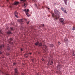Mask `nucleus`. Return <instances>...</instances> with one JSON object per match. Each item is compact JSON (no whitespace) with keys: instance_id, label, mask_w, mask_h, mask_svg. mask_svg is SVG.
<instances>
[{"instance_id":"nucleus-1","label":"nucleus","mask_w":75,"mask_h":75,"mask_svg":"<svg viewBox=\"0 0 75 75\" xmlns=\"http://www.w3.org/2000/svg\"><path fill=\"white\" fill-rule=\"evenodd\" d=\"M54 12L56 14V16L57 17H59L60 15H59V12L57 9H55L54 10Z\"/></svg>"},{"instance_id":"nucleus-2","label":"nucleus","mask_w":75,"mask_h":75,"mask_svg":"<svg viewBox=\"0 0 75 75\" xmlns=\"http://www.w3.org/2000/svg\"><path fill=\"white\" fill-rule=\"evenodd\" d=\"M21 1H23L24 3L23 6H25V8L28 5V3L26 2H25L26 1V0H21Z\"/></svg>"},{"instance_id":"nucleus-3","label":"nucleus","mask_w":75,"mask_h":75,"mask_svg":"<svg viewBox=\"0 0 75 75\" xmlns=\"http://www.w3.org/2000/svg\"><path fill=\"white\" fill-rule=\"evenodd\" d=\"M23 11H24L25 12L26 14L27 15V16H28V17H29L30 16V14H28V12H29V11H30V10H29V9H27V10H26V9H25L24 10H23Z\"/></svg>"},{"instance_id":"nucleus-4","label":"nucleus","mask_w":75,"mask_h":75,"mask_svg":"<svg viewBox=\"0 0 75 75\" xmlns=\"http://www.w3.org/2000/svg\"><path fill=\"white\" fill-rule=\"evenodd\" d=\"M51 14H52V17L53 18H55L56 20H57L58 18H59V17H56V15L55 16V13H51Z\"/></svg>"},{"instance_id":"nucleus-5","label":"nucleus","mask_w":75,"mask_h":75,"mask_svg":"<svg viewBox=\"0 0 75 75\" xmlns=\"http://www.w3.org/2000/svg\"><path fill=\"white\" fill-rule=\"evenodd\" d=\"M8 42L9 44H13V40L11 38L9 39L8 40Z\"/></svg>"},{"instance_id":"nucleus-6","label":"nucleus","mask_w":75,"mask_h":75,"mask_svg":"<svg viewBox=\"0 0 75 75\" xmlns=\"http://www.w3.org/2000/svg\"><path fill=\"white\" fill-rule=\"evenodd\" d=\"M24 21V19H21L19 20V23L20 24H21V25H23L24 24V22H23Z\"/></svg>"},{"instance_id":"nucleus-7","label":"nucleus","mask_w":75,"mask_h":75,"mask_svg":"<svg viewBox=\"0 0 75 75\" xmlns=\"http://www.w3.org/2000/svg\"><path fill=\"white\" fill-rule=\"evenodd\" d=\"M43 48L45 49V51L46 52V51H47L48 50V49L47 48V47H46V45H43Z\"/></svg>"},{"instance_id":"nucleus-8","label":"nucleus","mask_w":75,"mask_h":75,"mask_svg":"<svg viewBox=\"0 0 75 75\" xmlns=\"http://www.w3.org/2000/svg\"><path fill=\"white\" fill-rule=\"evenodd\" d=\"M53 61L52 59H51L48 62V63L50 64V65H52L53 64Z\"/></svg>"},{"instance_id":"nucleus-9","label":"nucleus","mask_w":75,"mask_h":75,"mask_svg":"<svg viewBox=\"0 0 75 75\" xmlns=\"http://www.w3.org/2000/svg\"><path fill=\"white\" fill-rule=\"evenodd\" d=\"M61 8L62 10L63 11V12H64V13H67V11L66 10H65V9H64V8H63V7H61Z\"/></svg>"},{"instance_id":"nucleus-10","label":"nucleus","mask_w":75,"mask_h":75,"mask_svg":"<svg viewBox=\"0 0 75 75\" xmlns=\"http://www.w3.org/2000/svg\"><path fill=\"white\" fill-rule=\"evenodd\" d=\"M18 4H19V2L15 1L14 3L12 4V5H13H13H16V6H17Z\"/></svg>"},{"instance_id":"nucleus-11","label":"nucleus","mask_w":75,"mask_h":75,"mask_svg":"<svg viewBox=\"0 0 75 75\" xmlns=\"http://www.w3.org/2000/svg\"><path fill=\"white\" fill-rule=\"evenodd\" d=\"M11 49V47H10V46L9 45H8L7 46V50L8 51H10V50Z\"/></svg>"},{"instance_id":"nucleus-12","label":"nucleus","mask_w":75,"mask_h":75,"mask_svg":"<svg viewBox=\"0 0 75 75\" xmlns=\"http://www.w3.org/2000/svg\"><path fill=\"white\" fill-rule=\"evenodd\" d=\"M15 74L14 75H18V73H17V68H15Z\"/></svg>"},{"instance_id":"nucleus-13","label":"nucleus","mask_w":75,"mask_h":75,"mask_svg":"<svg viewBox=\"0 0 75 75\" xmlns=\"http://www.w3.org/2000/svg\"><path fill=\"white\" fill-rule=\"evenodd\" d=\"M59 21L61 22V23H63L64 22V20L63 18H61L59 19Z\"/></svg>"},{"instance_id":"nucleus-14","label":"nucleus","mask_w":75,"mask_h":75,"mask_svg":"<svg viewBox=\"0 0 75 75\" xmlns=\"http://www.w3.org/2000/svg\"><path fill=\"white\" fill-rule=\"evenodd\" d=\"M63 1L64 2L66 6H67V2H68V0H63Z\"/></svg>"},{"instance_id":"nucleus-15","label":"nucleus","mask_w":75,"mask_h":75,"mask_svg":"<svg viewBox=\"0 0 75 75\" xmlns=\"http://www.w3.org/2000/svg\"><path fill=\"white\" fill-rule=\"evenodd\" d=\"M24 56L25 58H28V54H24Z\"/></svg>"},{"instance_id":"nucleus-16","label":"nucleus","mask_w":75,"mask_h":75,"mask_svg":"<svg viewBox=\"0 0 75 75\" xmlns=\"http://www.w3.org/2000/svg\"><path fill=\"white\" fill-rule=\"evenodd\" d=\"M18 15V13H17V12H15V16L16 17H17V18H18V16H17V15Z\"/></svg>"},{"instance_id":"nucleus-17","label":"nucleus","mask_w":75,"mask_h":75,"mask_svg":"<svg viewBox=\"0 0 75 75\" xmlns=\"http://www.w3.org/2000/svg\"><path fill=\"white\" fill-rule=\"evenodd\" d=\"M4 45H0V48L1 50H2L3 48H4Z\"/></svg>"},{"instance_id":"nucleus-18","label":"nucleus","mask_w":75,"mask_h":75,"mask_svg":"<svg viewBox=\"0 0 75 75\" xmlns=\"http://www.w3.org/2000/svg\"><path fill=\"white\" fill-rule=\"evenodd\" d=\"M60 68H61V66L59 65H58V66H57V69H60Z\"/></svg>"},{"instance_id":"nucleus-19","label":"nucleus","mask_w":75,"mask_h":75,"mask_svg":"<svg viewBox=\"0 0 75 75\" xmlns=\"http://www.w3.org/2000/svg\"><path fill=\"white\" fill-rule=\"evenodd\" d=\"M7 34H11V32L10 31H8L7 32Z\"/></svg>"},{"instance_id":"nucleus-20","label":"nucleus","mask_w":75,"mask_h":75,"mask_svg":"<svg viewBox=\"0 0 75 75\" xmlns=\"http://www.w3.org/2000/svg\"><path fill=\"white\" fill-rule=\"evenodd\" d=\"M50 47H52V48L54 47V45L53 44H51L50 45Z\"/></svg>"},{"instance_id":"nucleus-21","label":"nucleus","mask_w":75,"mask_h":75,"mask_svg":"<svg viewBox=\"0 0 75 75\" xmlns=\"http://www.w3.org/2000/svg\"><path fill=\"white\" fill-rule=\"evenodd\" d=\"M39 43V42H37L36 43H35V44L36 45H37H37H38Z\"/></svg>"},{"instance_id":"nucleus-22","label":"nucleus","mask_w":75,"mask_h":75,"mask_svg":"<svg viewBox=\"0 0 75 75\" xmlns=\"http://www.w3.org/2000/svg\"><path fill=\"white\" fill-rule=\"evenodd\" d=\"M38 45H39V46H42V43H39Z\"/></svg>"},{"instance_id":"nucleus-23","label":"nucleus","mask_w":75,"mask_h":75,"mask_svg":"<svg viewBox=\"0 0 75 75\" xmlns=\"http://www.w3.org/2000/svg\"><path fill=\"white\" fill-rule=\"evenodd\" d=\"M75 30V27H73L72 28V30L74 31Z\"/></svg>"},{"instance_id":"nucleus-24","label":"nucleus","mask_w":75,"mask_h":75,"mask_svg":"<svg viewBox=\"0 0 75 75\" xmlns=\"http://www.w3.org/2000/svg\"><path fill=\"white\" fill-rule=\"evenodd\" d=\"M10 29H11V31H13V28H10Z\"/></svg>"},{"instance_id":"nucleus-25","label":"nucleus","mask_w":75,"mask_h":75,"mask_svg":"<svg viewBox=\"0 0 75 75\" xmlns=\"http://www.w3.org/2000/svg\"><path fill=\"white\" fill-rule=\"evenodd\" d=\"M73 56H75V54H74V52H73Z\"/></svg>"},{"instance_id":"nucleus-26","label":"nucleus","mask_w":75,"mask_h":75,"mask_svg":"<svg viewBox=\"0 0 75 75\" xmlns=\"http://www.w3.org/2000/svg\"><path fill=\"white\" fill-rule=\"evenodd\" d=\"M41 25L42 26V27H44V24H41Z\"/></svg>"},{"instance_id":"nucleus-27","label":"nucleus","mask_w":75,"mask_h":75,"mask_svg":"<svg viewBox=\"0 0 75 75\" xmlns=\"http://www.w3.org/2000/svg\"><path fill=\"white\" fill-rule=\"evenodd\" d=\"M0 33L1 34L2 33V32H1V30H0Z\"/></svg>"},{"instance_id":"nucleus-28","label":"nucleus","mask_w":75,"mask_h":75,"mask_svg":"<svg viewBox=\"0 0 75 75\" xmlns=\"http://www.w3.org/2000/svg\"><path fill=\"white\" fill-rule=\"evenodd\" d=\"M32 62H34V60L33 59H32Z\"/></svg>"},{"instance_id":"nucleus-29","label":"nucleus","mask_w":75,"mask_h":75,"mask_svg":"<svg viewBox=\"0 0 75 75\" xmlns=\"http://www.w3.org/2000/svg\"><path fill=\"white\" fill-rule=\"evenodd\" d=\"M22 75H25V74L24 73H23L22 74Z\"/></svg>"},{"instance_id":"nucleus-30","label":"nucleus","mask_w":75,"mask_h":75,"mask_svg":"<svg viewBox=\"0 0 75 75\" xmlns=\"http://www.w3.org/2000/svg\"><path fill=\"white\" fill-rule=\"evenodd\" d=\"M6 1L7 2V3H9V0H6Z\"/></svg>"},{"instance_id":"nucleus-31","label":"nucleus","mask_w":75,"mask_h":75,"mask_svg":"<svg viewBox=\"0 0 75 75\" xmlns=\"http://www.w3.org/2000/svg\"><path fill=\"white\" fill-rule=\"evenodd\" d=\"M42 61H44V59H42Z\"/></svg>"},{"instance_id":"nucleus-32","label":"nucleus","mask_w":75,"mask_h":75,"mask_svg":"<svg viewBox=\"0 0 75 75\" xmlns=\"http://www.w3.org/2000/svg\"><path fill=\"white\" fill-rule=\"evenodd\" d=\"M54 5L55 6H56V5H57V4H56V3H54Z\"/></svg>"},{"instance_id":"nucleus-33","label":"nucleus","mask_w":75,"mask_h":75,"mask_svg":"<svg viewBox=\"0 0 75 75\" xmlns=\"http://www.w3.org/2000/svg\"><path fill=\"white\" fill-rule=\"evenodd\" d=\"M29 23H30V21H29L28 23H27V24H29Z\"/></svg>"},{"instance_id":"nucleus-34","label":"nucleus","mask_w":75,"mask_h":75,"mask_svg":"<svg viewBox=\"0 0 75 75\" xmlns=\"http://www.w3.org/2000/svg\"><path fill=\"white\" fill-rule=\"evenodd\" d=\"M58 44H59V45H60L61 44V43L59 42L58 43Z\"/></svg>"},{"instance_id":"nucleus-35","label":"nucleus","mask_w":75,"mask_h":75,"mask_svg":"<svg viewBox=\"0 0 75 75\" xmlns=\"http://www.w3.org/2000/svg\"><path fill=\"white\" fill-rule=\"evenodd\" d=\"M23 51V50L22 48H21V51Z\"/></svg>"},{"instance_id":"nucleus-36","label":"nucleus","mask_w":75,"mask_h":75,"mask_svg":"<svg viewBox=\"0 0 75 75\" xmlns=\"http://www.w3.org/2000/svg\"><path fill=\"white\" fill-rule=\"evenodd\" d=\"M9 8H12V6H9Z\"/></svg>"},{"instance_id":"nucleus-37","label":"nucleus","mask_w":75,"mask_h":75,"mask_svg":"<svg viewBox=\"0 0 75 75\" xmlns=\"http://www.w3.org/2000/svg\"><path fill=\"white\" fill-rule=\"evenodd\" d=\"M16 63H13V65H16Z\"/></svg>"},{"instance_id":"nucleus-38","label":"nucleus","mask_w":75,"mask_h":75,"mask_svg":"<svg viewBox=\"0 0 75 75\" xmlns=\"http://www.w3.org/2000/svg\"><path fill=\"white\" fill-rule=\"evenodd\" d=\"M0 54H2V52H1L0 51Z\"/></svg>"},{"instance_id":"nucleus-39","label":"nucleus","mask_w":75,"mask_h":75,"mask_svg":"<svg viewBox=\"0 0 75 75\" xmlns=\"http://www.w3.org/2000/svg\"><path fill=\"white\" fill-rule=\"evenodd\" d=\"M29 54H30V55H31L32 53H29Z\"/></svg>"},{"instance_id":"nucleus-40","label":"nucleus","mask_w":75,"mask_h":75,"mask_svg":"<svg viewBox=\"0 0 75 75\" xmlns=\"http://www.w3.org/2000/svg\"><path fill=\"white\" fill-rule=\"evenodd\" d=\"M37 75H38V74L37 73Z\"/></svg>"},{"instance_id":"nucleus-41","label":"nucleus","mask_w":75,"mask_h":75,"mask_svg":"<svg viewBox=\"0 0 75 75\" xmlns=\"http://www.w3.org/2000/svg\"><path fill=\"white\" fill-rule=\"evenodd\" d=\"M48 8V10L50 9V8Z\"/></svg>"},{"instance_id":"nucleus-42","label":"nucleus","mask_w":75,"mask_h":75,"mask_svg":"<svg viewBox=\"0 0 75 75\" xmlns=\"http://www.w3.org/2000/svg\"><path fill=\"white\" fill-rule=\"evenodd\" d=\"M35 1V0H33V1Z\"/></svg>"},{"instance_id":"nucleus-43","label":"nucleus","mask_w":75,"mask_h":75,"mask_svg":"<svg viewBox=\"0 0 75 75\" xmlns=\"http://www.w3.org/2000/svg\"><path fill=\"white\" fill-rule=\"evenodd\" d=\"M64 41H65V39H64Z\"/></svg>"},{"instance_id":"nucleus-44","label":"nucleus","mask_w":75,"mask_h":75,"mask_svg":"<svg viewBox=\"0 0 75 75\" xmlns=\"http://www.w3.org/2000/svg\"><path fill=\"white\" fill-rule=\"evenodd\" d=\"M25 21H27V19H25Z\"/></svg>"},{"instance_id":"nucleus-45","label":"nucleus","mask_w":75,"mask_h":75,"mask_svg":"<svg viewBox=\"0 0 75 75\" xmlns=\"http://www.w3.org/2000/svg\"><path fill=\"white\" fill-rule=\"evenodd\" d=\"M35 6L37 7V5L36 4H35Z\"/></svg>"},{"instance_id":"nucleus-46","label":"nucleus","mask_w":75,"mask_h":75,"mask_svg":"<svg viewBox=\"0 0 75 75\" xmlns=\"http://www.w3.org/2000/svg\"><path fill=\"white\" fill-rule=\"evenodd\" d=\"M39 6H40V5H39Z\"/></svg>"},{"instance_id":"nucleus-47","label":"nucleus","mask_w":75,"mask_h":75,"mask_svg":"<svg viewBox=\"0 0 75 75\" xmlns=\"http://www.w3.org/2000/svg\"><path fill=\"white\" fill-rule=\"evenodd\" d=\"M62 24H64V23H63Z\"/></svg>"},{"instance_id":"nucleus-48","label":"nucleus","mask_w":75,"mask_h":75,"mask_svg":"<svg viewBox=\"0 0 75 75\" xmlns=\"http://www.w3.org/2000/svg\"><path fill=\"white\" fill-rule=\"evenodd\" d=\"M67 40H68V39H67Z\"/></svg>"}]
</instances>
